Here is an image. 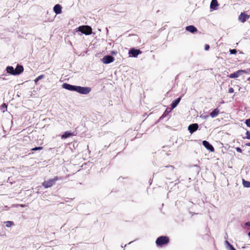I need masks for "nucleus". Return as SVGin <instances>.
<instances>
[{
	"label": "nucleus",
	"instance_id": "cd10ccee",
	"mask_svg": "<svg viewBox=\"0 0 250 250\" xmlns=\"http://www.w3.org/2000/svg\"><path fill=\"white\" fill-rule=\"evenodd\" d=\"M236 150L237 152H240V153H241L242 150V149H241V148L239 147H236Z\"/></svg>",
	"mask_w": 250,
	"mask_h": 250
},
{
	"label": "nucleus",
	"instance_id": "412c9836",
	"mask_svg": "<svg viewBox=\"0 0 250 250\" xmlns=\"http://www.w3.org/2000/svg\"><path fill=\"white\" fill-rule=\"evenodd\" d=\"M44 78L43 75H41L39 76L35 80V82L36 83L38 81L41 80V79H43Z\"/></svg>",
	"mask_w": 250,
	"mask_h": 250
},
{
	"label": "nucleus",
	"instance_id": "f257e3e1",
	"mask_svg": "<svg viewBox=\"0 0 250 250\" xmlns=\"http://www.w3.org/2000/svg\"><path fill=\"white\" fill-rule=\"evenodd\" d=\"M62 87L65 89L76 91L79 93L83 95L88 94L91 90L90 87H83L81 86L73 85L67 83H64L62 85Z\"/></svg>",
	"mask_w": 250,
	"mask_h": 250
},
{
	"label": "nucleus",
	"instance_id": "c9c22d12",
	"mask_svg": "<svg viewBox=\"0 0 250 250\" xmlns=\"http://www.w3.org/2000/svg\"><path fill=\"white\" fill-rule=\"evenodd\" d=\"M248 236L250 237V231L248 233Z\"/></svg>",
	"mask_w": 250,
	"mask_h": 250
},
{
	"label": "nucleus",
	"instance_id": "4468645a",
	"mask_svg": "<svg viewBox=\"0 0 250 250\" xmlns=\"http://www.w3.org/2000/svg\"><path fill=\"white\" fill-rule=\"evenodd\" d=\"M218 6L217 0H212L210 5V8L212 10L216 9L217 7Z\"/></svg>",
	"mask_w": 250,
	"mask_h": 250
},
{
	"label": "nucleus",
	"instance_id": "7c9ffc66",
	"mask_svg": "<svg viewBox=\"0 0 250 250\" xmlns=\"http://www.w3.org/2000/svg\"><path fill=\"white\" fill-rule=\"evenodd\" d=\"M201 117H202V118H204V119H207L208 117V115H205V116L201 115Z\"/></svg>",
	"mask_w": 250,
	"mask_h": 250
},
{
	"label": "nucleus",
	"instance_id": "f03ea898",
	"mask_svg": "<svg viewBox=\"0 0 250 250\" xmlns=\"http://www.w3.org/2000/svg\"><path fill=\"white\" fill-rule=\"evenodd\" d=\"M23 67L20 64H17L15 69L12 66H8L6 67L7 73L13 75H19L23 71Z\"/></svg>",
	"mask_w": 250,
	"mask_h": 250
},
{
	"label": "nucleus",
	"instance_id": "6e6552de",
	"mask_svg": "<svg viewBox=\"0 0 250 250\" xmlns=\"http://www.w3.org/2000/svg\"><path fill=\"white\" fill-rule=\"evenodd\" d=\"M198 124H192L188 126V130L191 134H192L198 129Z\"/></svg>",
	"mask_w": 250,
	"mask_h": 250
},
{
	"label": "nucleus",
	"instance_id": "2eb2a0df",
	"mask_svg": "<svg viewBox=\"0 0 250 250\" xmlns=\"http://www.w3.org/2000/svg\"><path fill=\"white\" fill-rule=\"evenodd\" d=\"M186 29L187 31L192 33H195L197 31V28L193 25H189L186 27Z\"/></svg>",
	"mask_w": 250,
	"mask_h": 250
},
{
	"label": "nucleus",
	"instance_id": "f704fd0d",
	"mask_svg": "<svg viewBox=\"0 0 250 250\" xmlns=\"http://www.w3.org/2000/svg\"><path fill=\"white\" fill-rule=\"evenodd\" d=\"M248 81L250 82V77L248 79Z\"/></svg>",
	"mask_w": 250,
	"mask_h": 250
},
{
	"label": "nucleus",
	"instance_id": "1a4fd4ad",
	"mask_svg": "<svg viewBox=\"0 0 250 250\" xmlns=\"http://www.w3.org/2000/svg\"><path fill=\"white\" fill-rule=\"evenodd\" d=\"M141 53V51L139 49H135V48H131L129 51V54L130 56L133 57H137L138 55Z\"/></svg>",
	"mask_w": 250,
	"mask_h": 250
},
{
	"label": "nucleus",
	"instance_id": "2f4dec72",
	"mask_svg": "<svg viewBox=\"0 0 250 250\" xmlns=\"http://www.w3.org/2000/svg\"><path fill=\"white\" fill-rule=\"evenodd\" d=\"M245 225L246 226H249V227H250V222H246V223L245 224Z\"/></svg>",
	"mask_w": 250,
	"mask_h": 250
},
{
	"label": "nucleus",
	"instance_id": "bb28decb",
	"mask_svg": "<svg viewBox=\"0 0 250 250\" xmlns=\"http://www.w3.org/2000/svg\"><path fill=\"white\" fill-rule=\"evenodd\" d=\"M234 92V89L233 88L230 87L229 89V93H232Z\"/></svg>",
	"mask_w": 250,
	"mask_h": 250
},
{
	"label": "nucleus",
	"instance_id": "ddd939ff",
	"mask_svg": "<svg viewBox=\"0 0 250 250\" xmlns=\"http://www.w3.org/2000/svg\"><path fill=\"white\" fill-rule=\"evenodd\" d=\"M171 108L169 107H167L165 111H164L163 115L160 117L159 120H162L164 118L166 117L168 114L171 111Z\"/></svg>",
	"mask_w": 250,
	"mask_h": 250
},
{
	"label": "nucleus",
	"instance_id": "5701e85b",
	"mask_svg": "<svg viewBox=\"0 0 250 250\" xmlns=\"http://www.w3.org/2000/svg\"><path fill=\"white\" fill-rule=\"evenodd\" d=\"M229 52L231 54H236L237 53V50L235 49H230Z\"/></svg>",
	"mask_w": 250,
	"mask_h": 250
},
{
	"label": "nucleus",
	"instance_id": "20e7f679",
	"mask_svg": "<svg viewBox=\"0 0 250 250\" xmlns=\"http://www.w3.org/2000/svg\"><path fill=\"white\" fill-rule=\"evenodd\" d=\"M169 240L168 237L166 236H161L157 239L156 244L157 246H162L168 243L169 242Z\"/></svg>",
	"mask_w": 250,
	"mask_h": 250
},
{
	"label": "nucleus",
	"instance_id": "a211bd4d",
	"mask_svg": "<svg viewBox=\"0 0 250 250\" xmlns=\"http://www.w3.org/2000/svg\"><path fill=\"white\" fill-rule=\"evenodd\" d=\"M72 134L69 131H66L64 133V134L62 136V139H66L70 136H72Z\"/></svg>",
	"mask_w": 250,
	"mask_h": 250
},
{
	"label": "nucleus",
	"instance_id": "7ed1b4c3",
	"mask_svg": "<svg viewBox=\"0 0 250 250\" xmlns=\"http://www.w3.org/2000/svg\"><path fill=\"white\" fill-rule=\"evenodd\" d=\"M62 179V178L61 177L55 176L52 179H50L47 181H45L42 183V186L44 187V188H47L55 185L57 181Z\"/></svg>",
	"mask_w": 250,
	"mask_h": 250
},
{
	"label": "nucleus",
	"instance_id": "f8f14e48",
	"mask_svg": "<svg viewBox=\"0 0 250 250\" xmlns=\"http://www.w3.org/2000/svg\"><path fill=\"white\" fill-rule=\"evenodd\" d=\"M53 10L57 15L60 14L62 13V6L61 5L57 4L54 6Z\"/></svg>",
	"mask_w": 250,
	"mask_h": 250
},
{
	"label": "nucleus",
	"instance_id": "4be33fe9",
	"mask_svg": "<svg viewBox=\"0 0 250 250\" xmlns=\"http://www.w3.org/2000/svg\"><path fill=\"white\" fill-rule=\"evenodd\" d=\"M42 147L41 146H38V147H35L34 148H33L31 149L32 151H36V150H41L42 149Z\"/></svg>",
	"mask_w": 250,
	"mask_h": 250
},
{
	"label": "nucleus",
	"instance_id": "423d86ee",
	"mask_svg": "<svg viewBox=\"0 0 250 250\" xmlns=\"http://www.w3.org/2000/svg\"><path fill=\"white\" fill-rule=\"evenodd\" d=\"M114 58L110 55H106L102 58V62L105 64H108L114 61Z\"/></svg>",
	"mask_w": 250,
	"mask_h": 250
},
{
	"label": "nucleus",
	"instance_id": "c85d7f7f",
	"mask_svg": "<svg viewBox=\"0 0 250 250\" xmlns=\"http://www.w3.org/2000/svg\"><path fill=\"white\" fill-rule=\"evenodd\" d=\"M209 48V45L208 44H206L205 46V49L206 50H208Z\"/></svg>",
	"mask_w": 250,
	"mask_h": 250
},
{
	"label": "nucleus",
	"instance_id": "9b49d317",
	"mask_svg": "<svg viewBox=\"0 0 250 250\" xmlns=\"http://www.w3.org/2000/svg\"><path fill=\"white\" fill-rule=\"evenodd\" d=\"M203 145L208 150L211 152H213L214 151V149L213 146L208 141H203Z\"/></svg>",
	"mask_w": 250,
	"mask_h": 250
},
{
	"label": "nucleus",
	"instance_id": "0eeeda50",
	"mask_svg": "<svg viewBox=\"0 0 250 250\" xmlns=\"http://www.w3.org/2000/svg\"><path fill=\"white\" fill-rule=\"evenodd\" d=\"M246 71L245 70H238L237 71L235 72H234L232 74H230L229 75V78H238L239 76L242 75L243 74L246 73Z\"/></svg>",
	"mask_w": 250,
	"mask_h": 250
},
{
	"label": "nucleus",
	"instance_id": "aec40b11",
	"mask_svg": "<svg viewBox=\"0 0 250 250\" xmlns=\"http://www.w3.org/2000/svg\"><path fill=\"white\" fill-rule=\"evenodd\" d=\"M6 227H10L14 225V223L13 221H8L4 222Z\"/></svg>",
	"mask_w": 250,
	"mask_h": 250
},
{
	"label": "nucleus",
	"instance_id": "b1692460",
	"mask_svg": "<svg viewBox=\"0 0 250 250\" xmlns=\"http://www.w3.org/2000/svg\"><path fill=\"white\" fill-rule=\"evenodd\" d=\"M245 124L248 127H250V118L246 120Z\"/></svg>",
	"mask_w": 250,
	"mask_h": 250
},
{
	"label": "nucleus",
	"instance_id": "c756f323",
	"mask_svg": "<svg viewBox=\"0 0 250 250\" xmlns=\"http://www.w3.org/2000/svg\"><path fill=\"white\" fill-rule=\"evenodd\" d=\"M225 244H226V246H227V248H228V247L231 245V244H230V243H229L228 241H227V240L225 241Z\"/></svg>",
	"mask_w": 250,
	"mask_h": 250
},
{
	"label": "nucleus",
	"instance_id": "6ab92c4d",
	"mask_svg": "<svg viewBox=\"0 0 250 250\" xmlns=\"http://www.w3.org/2000/svg\"><path fill=\"white\" fill-rule=\"evenodd\" d=\"M242 183L244 187L250 188V182L243 179Z\"/></svg>",
	"mask_w": 250,
	"mask_h": 250
},
{
	"label": "nucleus",
	"instance_id": "e433bc0d",
	"mask_svg": "<svg viewBox=\"0 0 250 250\" xmlns=\"http://www.w3.org/2000/svg\"><path fill=\"white\" fill-rule=\"evenodd\" d=\"M21 207H25V205H21Z\"/></svg>",
	"mask_w": 250,
	"mask_h": 250
},
{
	"label": "nucleus",
	"instance_id": "a878e982",
	"mask_svg": "<svg viewBox=\"0 0 250 250\" xmlns=\"http://www.w3.org/2000/svg\"><path fill=\"white\" fill-rule=\"evenodd\" d=\"M246 135H247V138L248 139H250V132H249V131H247L246 132Z\"/></svg>",
	"mask_w": 250,
	"mask_h": 250
},
{
	"label": "nucleus",
	"instance_id": "f3484780",
	"mask_svg": "<svg viewBox=\"0 0 250 250\" xmlns=\"http://www.w3.org/2000/svg\"><path fill=\"white\" fill-rule=\"evenodd\" d=\"M219 113V110L217 108H216L214 109L210 113V116L212 118H214V117H216V116H217V115H218Z\"/></svg>",
	"mask_w": 250,
	"mask_h": 250
},
{
	"label": "nucleus",
	"instance_id": "72a5a7b5",
	"mask_svg": "<svg viewBox=\"0 0 250 250\" xmlns=\"http://www.w3.org/2000/svg\"><path fill=\"white\" fill-rule=\"evenodd\" d=\"M246 145L247 146H250V143H249L247 144Z\"/></svg>",
	"mask_w": 250,
	"mask_h": 250
},
{
	"label": "nucleus",
	"instance_id": "9d476101",
	"mask_svg": "<svg viewBox=\"0 0 250 250\" xmlns=\"http://www.w3.org/2000/svg\"><path fill=\"white\" fill-rule=\"evenodd\" d=\"M250 18V16L244 12L241 13L239 16V21L242 22H245Z\"/></svg>",
	"mask_w": 250,
	"mask_h": 250
},
{
	"label": "nucleus",
	"instance_id": "dca6fc26",
	"mask_svg": "<svg viewBox=\"0 0 250 250\" xmlns=\"http://www.w3.org/2000/svg\"><path fill=\"white\" fill-rule=\"evenodd\" d=\"M181 99V97L172 101L171 106L172 109L175 108L179 103Z\"/></svg>",
	"mask_w": 250,
	"mask_h": 250
},
{
	"label": "nucleus",
	"instance_id": "473e14b6",
	"mask_svg": "<svg viewBox=\"0 0 250 250\" xmlns=\"http://www.w3.org/2000/svg\"><path fill=\"white\" fill-rule=\"evenodd\" d=\"M2 107L5 108L6 110L7 109V105L5 104L2 105Z\"/></svg>",
	"mask_w": 250,
	"mask_h": 250
},
{
	"label": "nucleus",
	"instance_id": "39448f33",
	"mask_svg": "<svg viewBox=\"0 0 250 250\" xmlns=\"http://www.w3.org/2000/svg\"><path fill=\"white\" fill-rule=\"evenodd\" d=\"M78 31L85 35H90L92 33V28L87 25L80 26L78 28Z\"/></svg>",
	"mask_w": 250,
	"mask_h": 250
},
{
	"label": "nucleus",
	"instance_id": "393cba45",
	"mask_svg": "<svg viewBox=\"0 0 250 250\" xmlns=\"http://www.w3.org/2000/svg\"><path fill=\"white\" fill-rule=\"evenodd\" d=\"M227 249H229V250H236L232 245L229 246Z\"/></svg>",
	"mask_w": 250,
	"mask_h": 250
}]
</instances>
